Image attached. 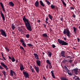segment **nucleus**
<instances>
[{
  "instance_id": "15",
  "label": "nucleus",
  "mask_w": 80,
  "mask_h": 80,
  "mask_svg": "<svg viewBox=\"0 0 80 80\" xmlns=\"http://www.w3.org/2000/svg\"><path fill=\"white\" fill-rule=\"evenodd\" d=\"M8 5L9 6H11V7H13L14 6V3H13L12 2H9Z\"/></svg>"
},
{
  "instance_id": "16",
  "label": "nucleus",
  "mask_w": 80,
  "mask_h": 80,
  "mask_svg": "<svg viewBox=\"0 0 80 80\" xmlns=\"http://www.w3.org/2000/svg\"><path fill=\"white\" fill-rule=\"evenodd\" d=\"M42 37L45 38H48V36L46 33L42 34Z\"/></svg>"
},
{
  "instance_id": "45",
  "label": "nucleus",
  "mask_w": 80,
  "mask_h": 80,
  "mask_svg": "<svg viewBox=\"0 0 80 80\" xmlns=\"http://www.w3.org/2000/svg\"><path fill=\"white\" fill-rule=\"evenodd\" d=\"M31 70L32 71V73L34 72V69H33V68Z\"/></svg>"
},
{
  "instance_id": "33",
  "label": "nucleus",
  "mask_w": 80,
  "mask_h": 80,
  "mask_svg": "<svg viewBox=\"0 0 80 80\" xmlns=\"http://www.w3.org/2000/svg\"><path fill=\"white\" fill-rule=\"evenodd\" d=\"M34 55L35 56V58H36L38 56V55H37V54L36 53H34Z\"/></svg>"
},
{
  "instance_id": "22",
  "label": "nucleus",
  "mask_w": 80,
  "mask_h": 80,
  "mask_svg": "<svg viewBox=\"0 0 80 80\" xmlns=\"http://www.w3.org/2000/svg\"><path fill=\"white\" fill-rule=\"evenodd\" d=\"M62 3L63 5H64L65 7H66L67 4L65 3V2H64V0H61Z\"/></svg>"
},
{
  "instance_id": "30",
  "label": "nucleus",
  "mask_w": 80,
  "mask_h": 80,
  "mask_svg": "<svg viewBox=\"0 0 80 80\" xmlns=\"http://www.w3.org/2000/svg\"><path fill=\"white\" fill-rule=\"evenodd\" d=\"M45 2H46V3H47L48 5H49L51 4V3H50V2H49V1H48V0H46Z\"/></svg>"
},
{
  "instance_id": "21",
  "label": "nucleus",
  "mask_w": 80,
  "mask_h": 80,
  "mask_svg": "<svg viewBox=\"0 0 80 80\" xmlns=\"http://www.w3.org/2000/svg\"><path fill=\"white\" fill-rule=\"evenodd\" d=\"M74 73L76 75H77V72H78V69H74Z\"/></svg>"
},
{
  "instance_id": "35",
  "label": "nucleus",
  "mask_w": 80,
  "mask_h": 80,
  "mask_svg": "<svg viewBox=\"0 0 80 80\" xmlns=\"http://www.w3.org/2000/svg\"><path fill=\"white\" fill-rule=\"evenodd\" d=\"M26 37H27V38H29L30 37V35L28 34H27L26 35Z\"/></svg>"
},
{
  "instance_id": "63",
  "label": "nucleus",
  "mask_w": 80,
  "mask_h": 80,
  "mask_svg": "<svg viewBox=\"0 0 80 80\" xmlns=\"http://www.w3.org/2000/svg\"><path fill=\"white\" fill-rule=\"evenodd\" d=\"M42 53L43 55H45V53H44L43 52H42Z\"/></svg>"
},
{
  "instance_id": "34",
  "label": "nucleus",
  "mask_w": 80,
  "mask_h": 80,
  "mask_svg": "<svg viewBox=\"0 0 80 80\" xmlns=\"http://www.w3.org/2000/svg\"><path fill=\"white\" fill-rule=\"evenodd\" d=\"M51 8H52V9H53V8H55V6L52 4L51 5Z\"/></svg>"
},
{
  "instance_id": "12",
  "label": "nucleus",
  "mask_w": 80,
  "mask_h": 80,
  "mask_svg": "<svg viewBox=\"0 0 80 80\" xmlns=\"http://www.w3.org/2000/svg\"><path fill=\"white\" fill-rule=\"evenodd\" d=\"M41 64V62L39 60H37L36 61V65L37 66H39V67H40Z\"/></svg>"
},
{
  "instance_id": "18",
  "label": "nucleus",
  "mask_w": 80,
  "mask_h": 80,
  "mask_svg": "<svg viewBox=\"0 0 80 80\" xmlns=\"http://www.w3.org/2000/svg\"><path fill=\"white\" fill-rule=\"evenodd\" d=\"M39 2L40 3V5L42 6V7H45V5H44V3L43 2H42V1L40 0L39 1Z\"/></svg>"
},
{
  "instance_id": "8",
  "label": "nucleus",
  "mask_w": 80,
  "mask_h": 80,
  "mask_svg": "<svg viewBox=\"0 0 80 80\" xmlns=\"http://www.w3.org/2000/svg\"><path fill=\"white\" fill-rule=\"evenodd\" d=\"M1 64L2 67L4 68H5L6 69V70H8V68H7V66L3 62H1Z\"/></svg>"
},
{
  "instance_id": "51",
  "label": "nucleus",
  "mask_w": 80,
  "mask_h": 80,
  "mask_svg": "<svg viewBox=\"0 0 80 80\" xmlns=\"http://www.w3.org/2000/svg\"><path fill=\"white\" fill-rule=\"evenodd\" d=\"M16 63H18V59H16Z\"/></svg>"
},
{
  "instance_id": "40",
  "label": "nucleus",
  "mask_w": 80,
  "mask_h": 80,
  "mask_svg": "<svg viewBox=\"0 0 80 80\" xmlns=\"http://www.w3.org/2000/svg\"><path fill=\"white\" fill-rule=\"evenodd\" d=\"M73 14L72 15V17H73V18H75V14H74V13H73V12H72Z\"/></svg>"
},
{
  "instance_id": "29",
  "label": "nucleus",
  "mask_w": 80,
  "mask_h": 80,
  "mask_svg": "<svg viewBox=\"0 0 80 80\" xmlns=\"http://www.w3.org/2000/svg\"><path fill=\"white\" fill-rule=\"evenodd\" d=\"M65 57V58H69V59H72V58L70 56H66V57Z\"/></svg>"
},
{
  "instance_id": "19",
  "label": "nucleus",
  "mask_w": 80,
  "mask_h": 80,
  "mask_svg": "<svg viewBox=\"0 0 80 80\" xmlns=\"http://www.w3.org/2000/svg\"><path fill=\"white\" fill-rule=\"evenodd\" d=\"M51 73L52 74V76L54 78H55V75H54V73H53V70H52V71L51 72Z\"/></svg>"
},
{
  "instance_id": "57",
  "label": "nucleus",
  "mask_w": 80,
  "mask_h": 80,
  "mask_svg": "<svg viewBox=\"0 0 80 80\" xmlns=\"http://www.w3.org/2000/svg\"><path fill=\"white\" fill-rule=\"evenodd\" d=\"M38 23H40V20H38Z\"/></svg>"
},
{
  "instance_id": "55",
  "label": "nucleus",
  "mask_w": 80,
  "mask_h": 80,
  "mask_svg": "<svg viewBox=\"0 0 80 80\" xmlns=\"http://www.w3.org/2000/svg\"><path fill=\"white\" fill-rule=\"evenodd\" d=\"M36 59L37 60H38V59H40V58H38V56L36 58Z\"/></svg>"
},
{
  "instance_id": "13",
  "label": "nucleus",
  "mask_w": 80,
  "mask_h": 80,
  "mask_svg": "<svg viewBox=\"0 0 80 80\" xmlns=\"http://www.w3.org/2000/svg\"><path fill=\"white\" fill-rule=\"evenodd\" d=\"M8 58L9 60H12V62H15V58H14V57H12V58H11L10 56H8Z\"/></svg>"
},
{
  "instance_id": "53",
  "label": "nucleus",
  "mask_w": 80,
  "mask_h": 80,
  "mask_svg": "<svg viewBox=\"0 0 80 80\" xmlns=\"http://www.w3.org/2000/svg\"><path fill=\"white\" fill-rule=\"evenodd\" d=\"M63 38L64 40H65V41L67 40V38H65V37Z\"/></svg>"
},
{
  "instance_id": "36",
  "label": "nucleus",
  "mask_w": 80,
  "mask_h": 80,
  "mask_svg": "<svg viewBox=\"0 0 80 80\" xmlns=\"http://www.w3.org/2000/svg\"><path fill=\"white\" fill-rule=\"evenodd\" d=\"M68 61L66 59H64L63 61V63H65L66 62H68Z\"/></svg>"
},
{
  "instance_id": "32",
  "label": "nucleus",
  "mask_w": 80,
  "mask_h": 80,
  "mask_svg": "<svg viewBox=\"0 0 80 80\" xmlns=\"http://www.w3.org/2000/svg\"><path fill=\"white\" fill-rule=\"evenodd\" d=\"M46 63H48V64H51V63L50 62V61L48 60H46Z\"/></svg>"
},
{
  "instance_id": "23",
  "label": "nucleus",
  "mask_w": 80,
  "mask_h": 80,
  "mask_svg": "<svg viewBox=\"0 0 80 80\" xmlns=\"http://www.w3.org/2000/svg\"><path fill=\"white\" fill-rule=\"evenodd\" d=\"M12 28V30H15V25L13 24L12 23V26H11Z\"/></svg>"
},
{
  "instance_id": "59",
  "label": "nucleus",
  "mask_w": 80,
  "mask_h": 80,
  "mask_svg": "<svg viewBox=\"0 0 80 80\" xmlns=\"http://www.w3.org/2000/svg\"><path fill=\"white\" fill-rule=\"evenodd\" d=\"M47 21H45V22L46 23H48V22H47Z\"/></svg>"
},
{
  "instance_id": "7",
  "label": "nucleus",
  "mask_w": 80,
  "mask_h": 80,
  "mask_svg": "<svg viewBox=\"0 0 80 80\" xmlns=\"http://www.w3.org/2000/svg\"><path fill=\"white\" fill-rule=\"evenodd\" d=\"M13 73H14V75H16V73H15V71H13L12 70H11L10 72V76L13 77Z\"/></svg>"
},
{
  "instance_id": "42",
  "label": "nucleus",
  "mask_w": 80,
  "mask_h": 80,
  "mask_svg": "<svg viewBox=\"0 0 80 80\" xmlns=\"http://www.w3.org/2000/svg\"><path fill=\"white\" fill-rule=\"evenodd\" d=\"M49 67L50 69H52V65H51V64H49Z\"/></svg>"
},
{
  "instance_id": "1",
  "label": "nucleus",
  "mask_w": 80,
  "mask_h": 80,
  "mask_svg": "<svg viewBox=\"0 0 80 80\" xmlns=\"http://www.w3.org/2000/svg\"><path fill=\"white\" fill-rule=\"evenodd\" d=\"M22 20L24 23H25V25L27 29L30 31V32H32V27H31V26H30V24L29 23V20L28 18H27L25 16L23 17Z\"/></svg>"
},
{
  "instance_id": "38",
  "label": "nucleus",
  "mask_w": 80,
  "mask_h": 80,
  "mask_svg": "<svg viewBox=\"0 0 80 80\" xmlns=\"http://www.w3.org/2000/svg\"><path fill=\"white\" fill-rule=\"evenodd\" d=\"M22 46H24V47H26V44H25V42H23L22 43Z\"/></svg>"
},
{
  "instance_id": "5",
  "label": "nucleus",
  "mask_w": 80,
  "mask_h": 80,
  "mask_svg": "<svg viewBox=\"0 0 80 80\" xmlns=\"http://www.w3.org/2000/svg\"><path fill=\"white\" fill-rule=\"evenodd\" d=\"M23 73L26 78H29V73L25 71L23 72Z\"/></svg>"
},
{
  "instance_id": "2",
  "label": "nucleus",
  "mask_w": 80,
  "mask_h": 80,
  "mask_svg": "<svg viewBox=\"0 0 80 80\" xmlns=\"http://www.w3.org/2000/svg\"><path fill=\"white\" fill-rule=\"evenodd\" d=\"M63 34L64 35H65L66 34L67 37H68L69 38L70 37V34H71V33H70V32L68 28H67L66 29H64L63 31Z\"/></svg>"
},
{
  "instance_id": "64",
  "label": "nucleus",
  "mask_w": 80,
  "mask_h": 80,
  "mask_svg": "<svg viewBox=\"0 0 80 80\" xmlns=\"http://www.w3.org/2000/svg\"><path fill=\"white\" fill-rule=\"evenodd\" d=\"M1 54L2 55V56H3V53L2 52L1 53Z\"/></svg>"
},
{
  "instance_id": "27",
  "label": "nucleus",
  "mask_w": 80,
  "mask_h": 80,
  "mask_svg": "<svg viewBox=\"0 0 80 80\" xmlns=\"http://www.w3.org/2000/svg\"><path fill=\"white\" fill-rule=\"evenodd\" d=\"M27 45L29 47H33V45H32V44H30V43H28V44H27Z\"/></svg>"
},
{
  "instance_id": "6",
  "label": "nucleus",
  "mask_w": 80,
  "mask_h": 80,
  "mask_svg": "<svg viewBox=\"0 0 80 80\" xmlns=\"http://www.w3.org/2000/svg\"><path fill=\"white\" fill-rule=\"evenodd\" d=\"M0 12L1 17L2 18L3 22H4V21L5 20V16H4V14H3V13H2V11H1Z\"/></svg>"
},
{
  "instance_id": "9",
  "label": "nucleus",
  "mask_w": 80,
  "mask_h": 80,
  "mask_svg": "<svg viewBox=\"0 0 80 80\" xmlns=\"http://www.w3.org/2000/svg\"><path fill=\"white\" fill-rule=\"evenodd\" d=\"M34 5L36 7H39L40 4L39 2L38 1H36L34 3Z\"/></svg>"
},
{
  "instance_id": "3",
  "label": "nucleus",
  "mask_w": 80,
  "mask_h": 80,
  "mask_svg": "<svg viewBox=\"0 0 80 80\" xmlns=\"http://www.w3.org/2000/svg\"><path fill=\"white\" fill-rule=\"evenodd\" d=\"M58 42H59L60 44H61L62 46H63V45L67 46L68 45V43L64 41H63L59 39H58Z\"/></svg>"
},
{
  "instance_id": "37",
  "label": "nucleus",
  "mask_w": 80,
  "mask_h": 80,
  "mask_svg": "<svg viewBox=\"0 0 80 80\" xmlns=\"http://www.w3.org/2000/svg\"><path fill=\"white\" fill-rule=\"evenodd\" d=\"M20 48H21V49H22L23 50H24V52H25V49H24L22 47L20 46Z\"/></svg>"
},
{
  "instance_id": "48",
  "label": "nucleus",
  "mask_w": 80,
  "mask_h": 80,
  "mask_svg": "<svg viewBox=\"0 0 80 80\" xmlns=\"http://www.w3.org/2000/svg\"><path fill=\"white\" fill-rule=\"evenodd\" d=\"M46 68L47 69H48V64L46 66Z\"/></svg>"
},
{
  "instance_id": "60",
  "label": "nucleus",
  "mask_w": 80,
  "mask_h": 80,
  "mask_svg": "<svg viewBox=\"0 0 80 80\" xmlns=\"http://www.w3.org/2000/svg\"><path fill=\"white\" fill-rule=\"evenodd\" d=\"M44 28H46V25L44 24Z\"/></svg>"
},
{
  "instance_id": "25",
  "label": "nucleus",
  "mask_w": 80,
  "mask_h": 80,
  "mask_svg": "<svg viewBox=\"0 0 80 80\" xmlns=\"http://www.w3.org/2000/svg\"><path fill=\"white\" fill-rule=\"evenodd\" d=\"M48 16L49 17L50 19L51 20H52V18H53L52 17V15H50V14H49L48 15Z\"/></svg>"
},
{
  "instance_id": "11",
  "label": "nucleus",
  "mask_w": 80,
  "mask_h": 80,
  "mask_svg": "<svg viewBox=\"0 0 80 80\" xmlns=\"http://www.w3.org/2000/svg\"><path fill=\"white\" fill-rule=\"evenodd\" d=\"M33 67H34L35 70H36L37 73H39V68L38 67H37L36 66L34 65Z\"/></svg>"
},
{
  "instance_id": "4",
  "label": "nucleus",
  "mask_w": 80,
  "mask_h": 80,
  "mask_svg": "<svg viewBox=\"0 0 80 80\" xmlns=\"http://www.w3.org/2000/svg\"><path fill=\"white\" fill-rule=\"evenodd\" d=\"M0 32H1V35H2V36H3L4 37H7V34H6L5 31L3 29H0Z\"/></svg>"
},
{
  "instance_id": "24",
  "label": "nucleus",
  "mask_w": 80,
  "mask_h": 80,
  "mask_svg": "<svg viewBox=\"0 0 80 80\" xmlns=\"http://www.w3.org/2000/svg\"><path fill=\"white\" fill-rule=\"evenodd\" d=\"M48 56H49V57H52V52H48Z\"/></svg>"
},
{
  "instance_id": "20",
  "label": "nucleus",
  "mask_w": 80,
  "mask_h": 80,
  "mask_svg": "<svg viewBox=\"0 0 80 80\" xmlns=\"http://www.w3.org/2000/svg\"><path fill=\"white\" fill-rule=\"evenodd\" d=\"M2 73L3 74L4 76V77H6V75H7V74H6V72L5 71H4V70H3L2 71Z\"/></svg>"
},
{
  "instance_id": "46",
  "label": "nucleus",
  "mask_w": 80,
  "mask_h": 80,
  "mask_svg": "<svg viewBox=\"0 0 80 80\" xmlns=\"http://www.w3.org/2000/svg\"><path fill=\"white\" fill-rule=\"evenodd\" d=\"M69 62H70V63H72V60H71L68 61Z\"/></svg>"
},
{
  "instance_id": "58",
  "label": "nucleus",
  "mask_w": 80,
  "mask_h": 80,
  "mask_svg": "<svg viewBox=\"0 0 80 80\" xmlns=\"http://www.w3.org/2000/svg\"><path fill=\"white\" fill-rule=\"evenodd\" d=\"M22 29H19V31L20 32H22Z\"/></svg>"
},
{
  "instance_id": "14",
  "label": "nucleus",
  "mask_w": 80,
  "mask_h": 80,
  "mask_svg": "<svg viewBox=\"0 0 80 80\" xmlns=\"http://www.w3.org/2000/svg\"><path fill=\"white\" fill-rule=\"evenodd\" d=\"M61 55L62 57H65V52L64 51H62L61 52Z\"/></svg>"
},
{
  "instance_id": "41",
  "label": "nucleus",
  "mask_w": 80,
  "mask_h": 80,
  "mask_svg": "<svg viewBox=\"0 0 80 80\" xmlns=\"http://www.w3.org/2000/svg\"><path fill=\"white\" fill-rule=\"evenodd\" d=\"M68 75H70V76H72V73L70 72H68Z\"/></svg>"
},
{
  "instance_id": "56",
  "label": "nucleus",
  "mask_w": 80,
  "mask_h": 80,
  "mask_svg": "<svg viewBox=\"0 0 80 80\" xmlns=\"http://www.w3.org/2000/svg\"><path fill=\"white\" fill-rule=\"evenodd\" d=\"M60 20L61 21H62L63 20V18H61Z\"/></svg>"
},
{
  "instance_id": "31",
  "label": "nucleus",
  "mask_w": 80,
  "mask_h": 80,
  "mask_svg": "<svg viewBox=\"0 0 80 80\" xmlns=\"http://www.w3.org/2000/svg\"><path fill=\"white\" fill-rule=\"evenodd\" d=\"M20 42H21L22 43H24V41L23 40V38H21L20 39Z\"/></svg>"
},
{
  "instance_id": "47",
  "label": "nucleus",
  "mask_w": 80,
  "mask_h": 80,
  "mask_svg": "<svg viewBox=\"0 0 80 80\" xmlns=\"http://www.w3.org/2000/svg\"><path fill=\"white\" fill-rule=\"evenodd\" d=\"M77 41H78V42H80V39H79L78 38H77Z\"/></svg>"
},
{
  "instance_id": "54",
  "label": "nucleus",
  "mask_w": 80,
  "mask_h": 80,
  "mask_svg": "<svg viewBox=\"0 0 80 80\" xmlns=\"http://www.w3.org/2000/svg\"><path fill=\"white\" fill-rule=\"evenodd\" d=\"M30 68L31 70L33 69V68H32V66H30Z\"/></svg>"
},
{
  "instance_id": "62",
  "label": "nucleus",
  "mask_w": 80,
  "mask_h": 80,
  "mask_svg": "<svg viewBox=\"0 0 80 80\" xmlns=\"http://www.w3.org/2000/svg\"><path fill=\"white\" fill-rule=\"evenodd\" d=\"M4 60H6V59L5 58V57H4L3 58Z\"/></svg>"
},
{
  "instance_id": "44",
  "label": "nucleus",
  "mask_w": 80,
  "mask_h": 80,
  "mask_svg": "<svg viewBox=\"0 0 80 80\" xmlns=\"http://www.w3.org/2000/svg\"><path fill=\"white\" fill-rule=\"evenodd\" d=\"M74 8H73V7H71L70 8V9L72 10H74Z\"/></svg>"
},
{
  "instance_id": "39",
  "label": "nucleus",
  "mask_w": 80,
  "mask_h": 80,
  "mask_svg": "<svg viewBox=\"0 0 80 80\" xmlns=\"http://www.w3.org/2000/svg\"><path fill=\"white\" fill-rule=\"evenodd\" d=\"M74 79V80H80V78L78 77H77V78H75Z\"/></svg>"
},
{
  "instance_id": "28",
  "label": "nucleus",
  "mask_w": 80,
  "mask_h": 80,
  "mask_svg": "<svg viewBox=\"0 0 80 80\" xmlns=\"http://www.w3.org/2000/svg\"><path fill=\"white\" fill-rule=\"evenodd\" d=\"M5 49L6 50H7V52H9V51L10 50V49H8V47L7 46H6L5 47Z\"/></svg>"
},
{
  "instance_id": "43",
  "label": "nucleus",
  "mask_w": 80,
  "mask_h": 80,
  "mask_svg": "<svg viewBox=\"0 0 80 80\" xmlns=\"http://www.w3.org/2000/svg\"><path fill=\"white\" fill-rule=\"evenodd\" d=\"M52 47L53 48H55L56 47V46L54 44H52Z\"/></svg>"
},
{
  "instance_id": "50",
  "label": "nucleus",
  "mask_w": 80,
  "mask_h": 80,
  "mask_svg": "<svg viewBox=\"0 0 80 80\" xmlns=\"http://www.w3.org/2000/svg\"><path fill=\"white\" fill-rule=\"evenodd\" d=\"M76 77H78L77 76H74L73 77V79H75V78Z\"/></svg>"
},
{
  "instance_id": "52",
  "label": "nucleus",
  "mask_w": 80,
  "mask_h": 80,
  "mask_svg": "<svg viewBox=\"0 0 80 80\" xmlns=\"http://www.w3.org/2000/svg\"><path fill=\"white\" fill-rule=\"evenodd\" d=\"M0 69H2V70H3V68H2V66H1L0 65Z\"/></svg>"
},
{
  "instance_id": "61",
  "label": "nucleus",
  "mask_w": 80,
  "mask_h": 80,
  "mask_svg": "<svg viewBox=\"0 0 80 80\" xmlns=\"http://www.w3.org/2000/svg\"><path fill=\"white\" fill-rule=\"evenodd\" d=\"M50 32H51V31H52V28H50Z\"/></svg>"
},
{
  "instance_id": "26",
  "label": "nucleus",
  "mask_w": 80,
  "mask_h": 80,
  "mask_svg": "<svg viewBox=\"0 0 80 80\" xmlns=\"http://www.w3.org/2000/svg\"><path fill=\"white\" fill-rule=\"evenodd\" d=\"M73 31L74 32V33H75V34H76V31L77 30V28H75V27H73Z\"/></svg>"
},
{
  "instance_id": "10",
  "label": "nucleus",
  "mask_w": 80,
  "mask_h": 80,
  "mask_svg": "<svg viewBox=\"0 0 80 80\" xmlns=\"http://www.w3.org/2000/svg\"><path fill=\"white\" fill-rule=\"evenodd\" d=\"M0 5L2 9L3 12H4V13H5V8H4L3 4V3L2 2H0Z\"/></svg>"
},
{
  "instance_id": "49",
  "label": "nucleus",
  "mask_w": 80,
  "mask_h": 80,
  "mask_svg": "<svg viewBox=\"0 0 80 80\" xmlns=\"http://www.w3.org/2000/svg\"><path fill=\"white\" fill-rule=\"evenodd\" d=\"M48 17H47L46 19V21H48Z\"/></svg>"
},
{
  "instance_id": "17",
  "label": "nucleus",
  "mask_w": 80,
  "mask_h": 80,
  "mask_svg": "<svg viewBox=\"0 0 80 80\" xmlns=\"http://www.w3.org/2000/svg\"><path fill=\"white\" fill-rule=\"evenodd\" d=\"M20 70L21 71H22V70H24V68H23V65H22V64H20Z\"/></svg>"
}]
</instances>
